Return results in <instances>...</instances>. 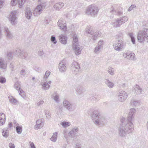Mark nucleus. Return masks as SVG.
Returning <instances> with one entry per match:
<instances>
[{"label": "nucleus", "instance_id": "obj_26", "mask_svg": "<svg viewBox=\"0 0 148 148\" xmlns=\"http://www.w3.org/2000/svg\"><path fill=\"white\" fill-rule=\"evenodd\" d=\"M5 121V116L4 113H0V125H3Z\"/></svg>", "mask_w": 148, "mask_h": 148}, {"label": "nucleus", "instance_id": "obj_57", "mask_svg": "<svg viewBox=\"0 0 148 148\" xmlns=\"http://www.w3.org/2000/svg\"><path fill=\"white\" fill-rule=\"evenodd\" d=\"M10 101L12 103H15L17 102L16 100L14 98H12L10 99Z\"/></svg>", "mask_w": 148, "mask_h": 148}, {"label": "nucleus", "instance_id": "obj_18", "mask_svg": "<svg viewBox=\"0 0 148 148\" xmlns=\"http://www.w3.org/2000/svg\"><path fill=\"white\" fill-rule=\"evenodd\" d=\"M26 0H12L11 4L12 6H15L17 2L18 3L20 7H21L25 3Z\"/></svg>", "mask_w": 148, "mask_h": 148}, {"label": "nucleus", "instance_id": "obj_43", "mask_svg": "<svg viewBox=\"0 0 148 148\" xmlns=\"http://www.w3.org/2000/svg\"><path fill=\"white\" fill-rule=\"evenodd\" d=\"M51 41L54 45L56 44L57 42L55 36L54 35H52L51 36Z\"/></svg>", "mask_w": 148, "mask_h": 148}, {"label": "nucleus", "instance_id": "obj_55", "mask_svg": "<svg viewBox=\"0 0 148 148\" xmlns=\"http://www.w3.org/2000/svg\"><path fill=\"white\" fill-rule=\"evenodd\" d=\"M44 54V53L42 50H40L38 51V54L41 57H43Z\"/></svg>", "mask_w": 148, "mask_h": 148}, {"label": "nucleus", "instance_id": "obj_56", "mask_svg": "<svg viewBox=\"0 0 148 148\" xmlns=\"http://www.w3.org/2000/svg\"><path fill=\"white\" fill-rule=\"evenodd\" d=\"M103 43V41L102 40H100L98 42V46L102 48V45Z\"/></svg>", "mask_w": 148, "mask_h": 148}, {"label": "nucleus", "instance_id": "obj_64", "mask_svg": "<svg viewBox=\"0 0 148 148\" xmlns=\"http://www.w3.org/2000/svg\"><path fill=\"white\" fill-rule=\"evenodd\" d=\"M30 146L31 148H36L34 144L32 142L31 143Z\"/></svg>", "mask_w": 148, "mask_h": 148}, {"label": "nucleus", "instance_id": "obj_7", "mask_svg": "<svg viewBox=\"0 0 148 148\" xmlns=\"http://www.w3.org/2000/svg\"><path fill=\"white\" fill-rule=\"evenodd\" d=\"M14 53L21 58L27 59V53L23 49H17L14 51Z\"/></svg>", "mask_w": 148, "mask_h": 148}, {"label": "nucleus", "instance_id": "obj_1", "mask_svg": "<svg viewBox=\"0 0 148 148\" xmlns=\"http://www.w3.org/2000/svg\"><path fill=\"white\" fill-rule=\"evenodd\" d=\"M135 111V109L134 108L131 109L128 115L127 120L125 119L123 117L121 119V124L127 133H130L134 130V125L132 121L134 118Z\"/></svg>", "mask_w": 148, "mask_h": 148}, {"label": "nucleus", "instance_id": "obj_46", "mask_svg": "<svg viewBox=\"0 0 148 148\" xmlns=\"http://www.w3.org/2000/svg\"><path fill=\"white\" fill-rule=\"evenodd\" d=\"M61 125L63 127H66L70 126V123L69 122L64 121L62 122Z\"/></svg>", "mask_w": 148, "mask_h": 148}, {"label": "nucleus", "instance_id": "obj_38", "mask_svg": "<svg viewBox=\"0 0 148 148\" xmlns=\"http://www.w3.org/2000/svg\"><path fill=\"white\" fill-rule=\"evenodd\" d=\"M140 101L139 100H131L130 102L131 104L134 106L139 105L140 103Z\"/></svg>", "mask_w": 148, "mask_h": 148}, {"label": "nucleus", "instance_id": "obj_20", "mask_svg": "<svg viewBox=\"0 0 148 148\" xmlns=\"http://www.w3.org/2000/svg\"><path fill=\"white\" fill-rule=\"evenodd\" d=\"M64 5V3L61 2L55 3L53 6L54 9L57 10H60Z\"/></svg>", "mask_w": 148, "mask_h": 148}, {"label": "nucleus", "instance_id": "obj_25", "mask_svg": "<svg viewBox=\"0 0 148 148\" xmlns=\"http://www.w3.org/2000/svg\"><path fill=\"white\" fill-rule=\"evenodd\" d=\"M101 33L98 31H97L94 34L92 35V39L94 41L96 40L98 37H100L101 36Z\"/></svg>", "mask_w": 148, "mask_h": 148}, {"label": "nucleus", "instance_id": "obj_35", "mask_svg": "<svg viewBox=\"0 0 148 148\" xmlns=\"http://www.w3.org/2000/svg\"><path fill=\"white\" fill-rule=\"evenodd\" d=\"M18 123L16 124V130L18 134H21L22 131V127L21 126H18Z\"/></svg>", "mask_w": 148, "mask_h": 148}, {"label": "nucleus", "instance_id": "obj_58", "mask_svg": "<svg viewBox=\"0 0 148 148\" xmlns=\"http://www.w3.org/2000/svg\"><path fill=\"white\" fill-rule=\"evenodd\" d=\"M20 73L21 75H25V74L26 73L25 72V69H22L21 71L20 72Z\"/></svg>", "mask_w": 148, "mask_h": 148}, {"label": "nucleus", "instance_id": "obj_54", "mask_svg": "<svg viewBox=\"0 0 148 148\" xmlns=\"http://www.w3.org/2000/svg\"><path fill=\"white\" fill-rule=\"evenodd\" d=\"M36 124H42L43 125H44V122L41 119H39L36 122Z\"/></svg>", "mask_w": 148, "mask_h": 148}, {"label": "nucleus", "instance_id": "obj_49", "mask_svg": "<svg viewBox=\"0 0 148 148\" xmlns=\"http://www.w3.org/2000/svg\"><path fill=\"white\" fill-rule=\"evenodd\" d=\"M123 34L122 33H119L116 36V39L118 40H121L123 38Z\"/></svg>", "mask_w": 148, "mask_h": 148}, {"label": "nucleus", "instance_id": "obj_9", "mask_svg": "<svg viewBox=\"0 0 148 148\" xmlns=\"http://www.w3.org/2000/svg\"><path fill=\"white\" fill-rule=\"evenodd\" d=\"M117 6V5L116 4H114L112 5L110 8V12L111 13L120 16L122 14L123 12L120 9L119 10L115 9Z\"/></svg>", "mask_w": 148, "mask_h": 148}, {"label": "nucleus", "instance_id": "obj_36", "mask_svg": "<svg viewBox=\"0 0 148 148\" xmlns=\"http://www.w3.org/2000/svg\"><path fill=\"white\" fill-rule=\"evenodd\" d=\"M71 102L66 99H65L63 101L64 107L66 109L68 108L69 106L70 105Z\"/></svg>", "mask_w": 148, "mask_h": 148}, {"label": "nucleus", "instance_id": "obj_8", "mask_svg": "<svg viewBox=\"0 0 148 148\" xmlns=\"http://www.w3.org/2000/svg\"><path fill=\"white\" fill-rule=\"evenodd\" d=\"M80 69V65L77 62H74L72 63L71 66V69L73 73L75 75L78 74Z\"/></svg>", "mask_w": 148, "mask_h": 148}, {"label": "nucleus", "instance_id": "obj_44", "mask_svg": "<svg viewBox=\"0 0 148 148\" xmlns=\"http://www.w3.org/2000/svg\"><path fill=\"white\" fill-rule=\"evenodd\" d=\"M50 73V72L49 71H46L44 76V77L43 78L44 81H46Z\"/></svg>", "mask_w": 148, "mask_h": 148}, {"label": "nucleus", "instance_id": "obj_61", "mask_svg": "<svg viewBox=\"0 0 148 148\" xmlns=\"http://www.w3.org/2000/svg\"><path fill=\"white\" fill-rule=\"evenodd\" d=\"M10 148H15V146L14 144L12 143H10L9 145Z\"/></svg>", "mask_w": 148, "mask_h": 148}, {"label": "nucleus", "instance_id": "obj_34", "mask_svg": "<svg viewBox=\"0 0 148 148\" xmlns=\"http://www.w3.org/2000/svg\"><path fill=\"white\" fill-rule=\"evenodd\" d=\"M105 83L109 88H112L114 86V83L110 81L109 79H106Z\"/></svg>", "mask_w": 148, "mask_h": 148}, {"label": "nucleus", "instance_id": "obj_17", "mask_svg": "<svg viewBox=\"0 0 148 148\" xmlns=\"http://www.w3.org/2000/svg\"><path fill=\"white\" fill-rule=\"evenodd\" d=\"M118 133L119 135L121 137L125 136L127 134H128L127 133L121 124L118 129Z\"/></svg>", "mask_w": 148, "mask_h": 148}, {"label": "nucleus", "instance_id": "obj_37", "mask_svg": "<svg viewBox=\"0 0 148 148\" xmlns=\"http://www.w3.org/2000/svg\"><path fill=\"white\" fill-rule=\"evenodd\" d=\"M41 85H42V89L45 90H48L50 86V85H48L47 83V82H44L42 84V83H41Z\"/></svg>", "mask_w": 148, "mask_h": 148}, {"label": "nucleus", "instance_id": "obj_62", "mask_svg": "<svg viewBox=\"0 0 148 148\" xmlns=\"http://www.w3.org/2000/svg\"><path fill=\"white\" fill-rule=\"evenodd\" d=\"M44 101L43 100H41L37 103V105L38 106H39L42 104L44 103Z\"/></svg>", "mask_w": 148, "mask_h": 148}, {"label": "nucleus", "instance_id": "obj_4", "mask_svg": "<svg viewBox=\"0 0 148 148\" xmlns=\"http://www.w3.org/2000/svg\"><path fill=\"white\" fill-rule=\"evenodd\" d=\"M98 11V7L95 4H92L89 6L86 11V13L87 15L95 16L97 14Z\"/></svg>", "mask_w": 148, "mask_h": 148}, {"label": "nucleus", "instance_id": "obj_53", "mask_svg": "<svg viewBox=\"0 0 148 148\" xmlns=\"http://www.w3.org/2000/svg\"><path fill=\"white\" fill-rule=\"evenodd\" d=\"M46 117L47 118L49 119L50 117L51 114L49 111H46L45 112Z\"/></svg>", "mask_w": 148, "mask_h": 148}, {"label": "nucleus", "instance_id": "obj_45", "mask_svg": "<svg viewBox=\"0 0 148 148\" xmlns=\"http://www.w3.org/2000/svg\"><path fill=\"white\" fill-rule=\"evenodd\" d=\"M19 94L23 97L24 98L26 96L25 92L22 90L20 89L18 90Z\"/></svg>", "mask_w": 148, "mask_h": 148}, {"label": "nucleus", "instance_id": "obj_23", "mask_svg": "<svg viewBox=\"0 0 148 148\" xmlns=\"http://www.w3.org/2000/svg\"><path fill=\"white\" fill-rule=\"evenodd\" d=\"M111 24L113 25L114 27H118L122 25L119 19L117 18L114 21L111 23Z\"/></svg>", "mask_w": 148, "mask_h": 148}, {"label": "nucleus", "instance_id": "obj_48", "mask_svg": "<svg viewBox=\"0 0 148 148\" xmlns=\"http://www.w3.org/2000/svg\"><path fill=\"white\" fill-rule=\"evenodd\" d=\"M43 126V125L42 124H36L34 126V128L35 130H37L40 128L42 127Z\"/></svg>", "mask_w": 148, "mask_h": 148}, {"label": "nucleus", "instance_id": "obj_10", "mask_svg": "<svg viewBox=\"0 0 148 148\" xmlns=\"http://www.w3.org/2000/svg\"><path fill=\"white\" fill-rule=\"evenodd\" d=\"M66 61L65 60H61L58 65V69L59 71L62 73L65 72L66 70Z\"/></svg>", "mask_w": 148, "mask_h": 148}, {"label": "nucleus", "instance_id": "obj_16", "mask_svg": "<svg viewBox=\"0 0 148 148\" xmlns=\"http://www.w3.org/2000/svg\"><path fill=\"white\" fill-rule=\"evenodd\" d=\"M58 27L62 30L65 31L66 29V25L65 22L61 20H59L58 22Z\"/></svg>", "mask_w": 148, "mask_h": 148}, {"label": "nucleus", "instance_id": "obj_47", "mask_svg": "<svg viewBox=\"0 0 148 148\" xmlns=\"http://www.w3.org/2000/svg\"><path fill=\"white\" fill-rule=\"evenodd\" d=\"M20 84L18 82H17L15 83L14 84V87L17 90H19L21 89V88L20 87Z\"/></svg>", "mask_w": 148, "mask_h": 148}, {"label": "nucleus", "instance_id": "obj_12", "mask_svg": "<svg viewBox=\"0 0 148 148\" xmlns=\"http://www.w3.org/2000/svg\"><path fill=\"white\" fill-rule=\"evenodd\" d=\"M118 96L119 100L122 102L126 99L127 97V95L125 91H122L118 93Z\"/></svg>", "mask_w": 148, "mask_h": 148}, {"label": "nucleus", "instance_id": "obj_21", "mask_svg": "<svg viewBox=\"0 0 148 148\" xmlns=\"http://www.w3.org/2000/svg\"><path fill=\"white\" fill-rule=\"evenodd\" d=\"M59 40L60 43L64 44L67 43V37L64 35H61L59 36Z\"/></svg>", "mask_w": 148, "mask_h": 148}, {"label": "nucleus", "instance_id": "obj_6", "mask_svg": "<svg viewBox=\"0 0 148 148\" xmlns=\"http://www.w3.org/2000/svg\"><path fill=\"white\" fill-rule=\"evenodd\" d=\"M114 49L116 51H122L125 47V43L121 40H116L113 44Z\"/></svg>", "mask_w": 148, "mask_h": 148}, {"label": "nucleus", "instance_id": "obj_32", "mask_svg": "<svg viewBox=\"0 0 148 148\" xmlns=\"http://www.w3.org/2000/svg\"><path fill=\"white\" fill-rule=\"evenodd\" d=\"M118 18L122 25L127 22L128 19V18L126 16H124Z\"/></svg>", "mask_w": 148, "mask_h": 148}, {"label": "nucleus", "instance_id": "obj_22", "mask_svg": "<svg viewBox=\"0 0 148 148\" xmlns=\"http://www.w3.org/2000/svg\"><path fill=\"white\" fill-rule=\"evenodd\" d=\"M76 91L77 93L80 95L83 93L86 90L82 86L79 85L76 88Z\"/></svg>", "mask_w": 148, "mask_h": 148}, {"label": "nucleus", "instance_id": "obj_14", "mask_svg": "<svg viewBox=\"0 0 148 148\" xmlns=\"http://www.w3.org/2000/svg\"><path fill=\"white\" fill-rule=\"evenodd\" d=\"M123 56L128 59L135 60L136 58L135 54L133 53H123Z\"/></svg>", "mask_w": 148, "mask_h": 148}, {"label": "nucleus", "instance_id": "obj_27", "mask_svg": "<svg viewBox=\"0 0 148 148\" xmlns=\"http://www.w3.org/2000/svg\"><path fill=\"white\" fill-rule=\"evenodd\" d=\"M6 64L2 58L0 57V69H5L6 68Z\"/></svg>", "mask_w": 148, "mask_h": 148}, {"label": "nucleus", "instance_id": "obj_3", "mask_svg": "<svg viewBox=\"0 0 148 148\" xmlns=\"http://www.w3.org/2000/svg\"><path fill=\"white\" fill-rule=\"evenodd\" d=\"M73 49L75 54L79 55L81 53L82 49L78 43V38L77 36L75 35L73 36Z\"/></svg>", "mask_w": 148, "mask_h": 148}, {"label": "nucleus", "instance_id": "obj_39", "mask_svg": "<svg viewBox=\"0 0 148 148\" xmlns=\"http://www.w3.org/2000/svg\"><path fill=\"white\" fill-rule=\"evenodd\" d=\"M128 35L130 38L132 43L134 44H135V39L133 36V33H129L128 34Z\"/></svg>", "mask_w": 148, "mask_h": 148}, {"label": "nucleus", "instance_id": "obj_28", "mask_svg": "<svg viewBox=\"0 0 148 148\" xmlns=\"http://www.w3.org/2000/svg\"><path fill=\"white\" fill-rule=\"evenodd\" d=\"M76 107L77 105L75 103H71L67 110L69 111L72 112L74 111L76 108Z\"/></svg>", "mask_w": 148, "mask_h": 148}, {"label": "nucleus", "instance_id": "obj_19", "mask_svg": "<svg viewBox=\"0 0 148 148\" xmlns=\"http://www.w3.org/2000/svg\"><path fill=\"white\" fill-rule=\"evenodd\" d=\"M4 30L5 32V35L8 39H11L13 37V34L10 32L9 29L7 27H4Z\"/></svg>", "mask_w": 148, "mask_h": 148}, {"label": "nucleus", "instance_id": "obj_24", "mask_svg": "<svg viewBox=\"0 0 148 148\" xmlns=\"http://www.w3.org/2000/svg\"><path fill=\"white\" fill-rule=\"evenodd\" d=\"M32 15V13L30 11L29 8H27L26 9L25 12V16L28 19H30L31 18Z\"/></svg>", "mask_w": 148, "mask_h": 148}, {"label": "nucleus", "instance_id": "obj_42", "mask_svg": "<svg viewBox=\"0 0 148 148\" xmlns=\"http://www.w3.org/2000/svg\"><path fill=\"white\" fill-rule=\"evenodd\" d=\"M108 73L110 75H113L114 74V69L112 67H110L108 68Z\"/></svg>", "mask_w": 148, "mask_h": 148}, {"label": "nucleus", "instance_id": "obj_33", "mask_svg": "<svg viewBox=\"0 0 148 148\" xmlns=\"http://www.w3.org/2000/svg\"><path fill=\"white\" fill-rule=\"evenodd\" d=\"M52 98H53L55 101L56 102L59 101V97L57 95V93L56 91H55L54 93L51 95Z\"/></svg>", "mask_w": 148, "mask_h": 148}, {"label": "nucleus", "instance_id": "obj_15", "mask_svg": "<svg viewBox=\"0 0 148 148\" xmlns=\"http://www.w3.org/2000/svg\"><path fill=\"white\" fill-rule=\"evenodd\" d=\"M16 12L15 11L11 12L9 18V20L12 24L14 25L16 21Z\"/></svg>", "mask_w": 148, "mask_h": 148}, {"label": "nucleus", "instance_id": "obj_40", "mask_svg": "<svg viewBox=\"0 0 148 148\" xmlns=\"http://www.w3.org/2000/svg\"><path fill=\"white\" fill-rule=\"evenodd\" d=\"M58 134V133L57 132H55L53 134V135L51 138V140L54 142H55L56 141L57 139V136Z\"/></svg>", "mask_w": 148, "mask_h": 148}, {"label": "nucleus", "instance_id": "obj_52", "mask_svg": "<svg viewBox=\"0 0 148 148\" xmlns=\"http://www.w3.org/2000/svg\"><path fill=\"white\" fill-rule=\"evenodd\" d=\"M6 79L5 78L3 77H0V82L1 84H3L5 82Z\"/></svg>", "mask_w": 148, "mask_h": 148}, {"label": "nucleus", "instance_id": "obj_50", "mask_svg": "<svg viewBox=\"0 0 148 148\" xmlns=\"http://www.w3.org/2000/svg\"><path fill=\"white\" fill-rule=\"evenodd\" d=\"M86 33L89 34L91 35H92L94 34L93 31H92L91 28H87L86 29Z\"/></svg>", "mask_w": 148, "mask_h": 148}, {"label": "nucleus", "instance_id": "obj_13", "mask_svg": "<svg viewBox=\"0 0 148 148\" xmlns=\"http://www.w3.org/2000/svg\"><path fill=\"white\" fill-rule=\"evenodd\" d=\"M79 129L77 127L73 128L68 133L69 136L72 138H75L77 135Z\"/></svg>", "mask_w": 148, "mask_h": 148}, {"label": "nucleus", "instance_id": "obj_41", "mask_svg": "<svg viewBox=\"0 0 148 148\" xmlns=\"http://www.w3.org/2000/svg\"><path fill=\"white\" fill-rule=\"evenodd\" d=\"M6 55L7 58L9 60L12 59L13 56L12 53L10 51L7 52Z\"/></svg>", "mask_w": 148, "mask_h": 148}, {"label": "nucleus", "instance_id": "obj_59", "mask_svg": "<svg viewBox=\"0 0 148 148\" xmlns=\"http://www.w3.org/2000/svg\"><path fill=\"white\" fill-rule=\"evenodd\" d=\"M81 144L77 143L75 145V148H81Z\"/></svg>", "mask_w": 148, "mask_h": 148}, {"label": "nucleus", "instance_id": "obj_63", "mask_svg": "<svg viewBox=\"0 0 148 148\" xmlns=\"http://www.w3.org/2000/svg\"><path fill=\"white\" fill-rule=\"evenodd\" d=\"M10 68L11 69L12 71H13L14 69V66L12 63H10Z\"/></svg>", "mask_w": 148, "mask_h": 148}, {"label": "nucleus", "instance_id": "obj_51", "mask_svg": "<svg viewBox=\"0 0 148 148\" xmlns=\"http://www.w3.org/2000/svg\"><path fill=\"white\" fill-rule=\"evenodd\" d=\"M101 48H102L101 47H100L99 46H96L95 48L94 52L96 53H98L99 51L100 50V49Z\"/></svg>", "mask_w": 148, "mask_h": 148}, {"label": "nucleus", "instance_id": "obj_29", "mask_svg": "<svg viewBox=\"0 0 148 148\" xmlns=\"http://www.w3.org/2000/svg\"><path fill=\"white\" fill-rule=\"evenodd\" d=\"M2 135L5 138H7L9 135L8 128V127L4 128L2 132Z\"/></svg>", "mask_w": 148, "mask_h": 148}, {"label": "nucleus", "instance_id": "obj_60", "mask_svg": "<svg viewBox=\"0 0 148 148\" xmlns=\"http://www.w3.org/2000/svg\"><path fill=\"white\" fill-rule=\"evenodd\" d=\"M135 7V5H131V6H130V7L128 8V11H130L132 10L133 9V8Z\"/></svg>", "mask_w": 148, "mask_h": 148}, {"label": "nucleus", "instance_id": "obj_31", "mask_svg": "<svg viewBox=\"0 0 148 148\" xmlns=\"http://www.w3.org/2000/svg\"><path fill=\"white\" fill-rule=\"evenodd\" d=\"M100 98V96L99 95L95 94L92 95L90 97V99L91 100L98 101Z\"/></svg>", "mask_w": 148, "mask_h": 148}, {"label": "nucleus", "instance_id": "obj_30", "mask_svg": "<svg viewBox=\"0 0 148 148\" xmlns=\"http://www.w3.org/2000/svg\"><path fill=\"white\" fill-rule=\"evenodd\" d=\"M135 91V93L137 94H140L143 91L141 88H140L139 86L138 85H136L135 87L134 88Z\"/></svg>", "mask_w": 148, "mask_h": 148}, {"label": "nucleus", "instance_id": "obj_11", "mask_svg": "<svg viewBox=\"0 0 148 148\" xmlns=\"http://www.w3.org/2000/svg\"><path fill=\"white\" fill-rule=\"evenodd\" d=\"M45 3H42L38 5L34 12V16H36L37 14L39 15L42 11V9L45 8Z\"/></svg>", "mask_w": 148, "mask_h": 148}, {"label": "nucleus", "instance_id": "obj_2", "mask_svg": "<svg viewBox=\"0 0 148 148\" xmlns=\"http://www.w3.org/2000/svg\"><path fill=\"white\" fill-rule=\"evenodd\" d=\"M92 119L94 123L101 126L105 123V118L100 114L98 110H95L92 114Z\"/></svg>", "mask_w": 148, "mask_h": 148}, {"label": "nucleus", "instance_id": "obj_5", "mask_svg": "<svg viewBox=\"0 0 148 148\" xmlns=\"http://www.w3.org/2000/svg\"><path fill=\"white\" fill-rule=\"evenodd\" d=\"M148 36V29L144 28L141 31L138 32L137 39L138 41L140 42L143 43L144 42L146 37Z\"/></svg>", "mask_w": 148, "mask_h": 148}]
</instances>
